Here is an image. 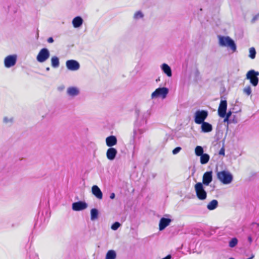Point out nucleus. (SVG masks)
I'll list each match as a JSON object with an SVG mask.
<instances>
[{
    "instance_id": "32",
    "label": "nucleus",
    "mask_w": 259,
    "mask_h": 259,
    "mask_svg": "<svg viewBox=\"0 0 259 259\" xmlns=\"http://www.w3.org/2000/svg\"><path fill=\"white\" fill-rule=\"evenodd\" d=\"M120 225H121L119 222H116L111 225V228L112 230L115 231L119 228Z\"/></svg>"
},
{
    "instance_id": "35",
    "label": "nucleus",
    "mask_w": 259,
    "mask_h": 259,
    "mask_svg": "<svg viewBox=\"0 0 259 259\" xmlns=\"http://www.w3.org/2000/svg\"><path fill=\"white\" fill-rule=\"evenodd\" d=\"M259 19V14L255 15L251 20V23H254L257 19Z\"/></svg>"
},
{
    "instance_id": "42",
    "label": "nucleus",
    "mask_w": 259,
    "mask_h": 259,
    "mask_svg": "<svg viewBox=\"0 0 259 259\" xmlns=\"http://www.w3.org/2000/svg\"><path fill=\"white\" fill-rule=\"evenodd\" d=\"M231 121L234 123H237L238 122L237 119L235 118V117L233 119H232Z\"/></svg>"
},
{
    "instance_id": "26",
    "label": "nucleus",
    "mask_w": 259,
    "mask_h": 259,
    "mask_svg": "<svg viewBox=\"0 0 259 259\" xmlns=\"http://www.w3.org/2000/svg\"><path fill=\"white\" fill-rule=\"evenodd\" d=\"M99 211L97 208H93L91 210V220L94 221L98 219Z\"/></svg>"
},
{
    "instance_id": "8",
    "label": "nucleus",
    "mask_w": 259,
    "mask_h": 259,
    "mask_svg": "<svg viewBox=\"0 0 259 259\" xmlns=\"http://www.w3.org/2000/svg\"><path fill=\"white\" fill-rule=\"evenodd\" d=\"M50 53L47 48L41 49L36 56V60L38 62L43 63L47 61L50 57Z\"/></svg>"
},
{
    "instance_id": "28",
    "label": "nucleus",
    "mask_w": 259,
    "mask_h": 259,
    "mask_svg": "<svg viewBox=\"0 0 259 259\" xmlns=\"http://www.w3.org/2000/svg\"><path fill=\"white\" fill-rule=\"evenodd\" d=\"M249 57L251 59H253L255 58L256 51L254 48L251 47L249 50Z\"/></svg>"
},
{
    "instance_id": "3",
    "label": "nucleus",
    "mask_w": 259,
    "mask_h": 259,
    "mask_svg": "<svg viewBox=\"0 0 259 259\" xmlns=\"http://www.w3.org/2000/svg\"><path fill=\"white\" fill-rule=\"evenodd\" d=\"M219 38L220 46L230 47L233 52L236 51V45L234 41L229 36H219Z\"/></svg>"
},
{
    "instance_id": "30",
    "label": "nucleus",
    "mask_w": 259,
    "mask_h": 259,
    "mask_svg": "<svg viewBox=\"0 0 259 259\" xmlns=\"http://www.w3.org/2000/svg\"><path fill=\"white\" fill-rule=\"evenodd\" d=\"M238 243V239L234 237L231 239V240L229 242V245L230 247H234Z\"/></svg>"
},
{
    "instance_id": "9",
    "label": "nucleus",
    "mask_w": 259,
    "mask_h": 259,
    "mask_svg": "<svg viewBox=\"0 0 259 259\" xmlns=\"http://www.w3.org/2000/svg\"><path fill=\"white\" fill-rule=\"evenodd\" d=\"M17 62V56L16 55L7 56L4 60L5 66L6 68H10L14 66Z\"/></svg>"
},
{
    "instance_id": "14",
    "label": "nucleus",
    "mask_w": 259,
    "mask_h": 259,
    "mask_svg": "<svg viewBox=\"0 0 259 259\" xmlns=\"http://www.w3.org/2000/svg\"><path fill=\"white\" fill-rule=\"evenodd\" d=\"M171 222V220L168 218H162L160 219L159 223V230L160 231L163 230L167 227Z\"/></svg>"
},
{
    "instance_id": "22",
    "label": "nucleus",
    "mask_w": 259,
    "mask_h": 259,
    "mask_svg": "<svg viewBox=\"0 0 259 259\" xmlns=\"http://www.w3.org/2000/svg\"><path fill=\"white\" fill-rule=\"evenodd\" d=\"M218 206V201L213 199L209 202L207 205V208L209 210H212Z\"/></svg>"
},
{
    "instance_id": "20",
    "label": "nucleus",
    "mask_w": 259,
    "mask_h": 259,
    "mask_svg": "<svg viewBox=\"0 0 259 259\" xmlns=\"http://www.w3.org/2000/svg\"><path fill=\"white\" fill-rule=\"evenodd\" d=\"M200 124H201V131L203 133H208L210 132L212 130V126L211 124L209 123L208 122L204 121L203 122L201 123Z\"/></svg>"
},
{
    "instance_id": "41",
    "label": "nucleus",
    "mask_w": 259,
    "mask_h": 259,
    "mask_svg": "<svg viewBox=\"0 0 259 259\" xmlns=\"http://www.w3.org/2000/svg\"><path fill=\"white\" fill-rule=\"evenodd\" d=\"M115 197V195L114 193H112L110 194V198L111 199H113Z\"/></svg>"
},
{
    "instance_id": "11",
    "label": "nucleus",
    "mask_w": 259,
    "mask_h": 259,
    "mask_svg": "<svg viewBox=\"0 0 259 259\" xmlns=\"http://www.w3.org/2000/svg\"><path fill=\"white\" fill-rule=\"evenodd\" d=\"M227 108V101L222 100L218 108V114L221 117H225Z\"/></svg>"
},
{
    "instance_id": "40",
    "label": "nucleus",
    "mask_w": 259,
    "mask_h": 259,
    "mask_svg": "<svg viewBox=\"0 0 259 259\" xmlns=\"http://www.w3.org/2000/svg\"><path fill=\"white\" fill-rule=\"evenodd\" d=\"M54 39L52 37H50L48 38V39H47V41L49 43H53L54 42Z\"/></svg>"
},
{
    "instance_id": "37",
    "label": "nucleus",
    "mask_w": 259,
    "mask_h": 259,
    "mask_svg": "<svg viewBox=\"0 0 259 259\" xmlns=\"http://www.w3.org/2000/svg\"><path fill=\"white\" fill-rule=\"evenodd\" d=\"M194 74L196 78H198L200 75V72L198 69H196L194 72Z\"/></svg>"
},
{
    "instance_id": "33",
    "label": "nucleus",
    "mask_w": 259,
    "mask_h": 259,
    "mask_svg": "<svg viewBox=\"0 0 259 259\" xmlns=\"http://www.w3.org/2000/svg\"><path fill=\"white\" fill-rule=\"evenodd\" d=\"M13 118H9L7 117H5L3 119V121L5 123L7 124L8 123H12L13 122Z\"/></svg>"
},
{
    "instance_id": "46",
    "label": "nucleus",
    "mask_w": 259,
    "mask_h": 259,
    "mask_svg": "<svg viewBox=\"0 0 259 259\" xmlns=\"http://www.w3.org/2000/svg\"><path fill=\"white\" fill-rule=\"evenodd\" d=\"M229 259H235V258H230Z\"/></svg>"
},
{
    "instance_id": "7",
    "label": "nucleus",
    "mask_w": 259,
    "mask_h": 259,
    "mask_svg": "<svg viewBox=\"0 0 259 259\" xmlns=\"http://www.w3.org/2000/svg\"><path fill=\"white\" fill-rule=\"evenodd\" d=\"M169 90L167 88L162 87L156 89L151 94V98L154 99L161 97L165 99L168 93Z\"/></svg>"
},
{
    "instance_id": "16",
    "label": "nucleus",
    "mask_w": 259,
    "mask_h": 259,
    "mask_svg": "<svg viewBox=\"0 0 259 259\" xmlns=\"http://www.w3.org/2000/svg\"><path fill=\"white\" fill-rule=\"evenodd\" d=\"M67 94L71 97H75L79 94V90L75 87H70L67 89Z\"/></svg>"
},
{
    "instance_id": "1",
    "label": "nucleus",
    "mask_w": 259,
    "mask_h": 259,
    "mask_svg": "<svg viewBox=\"0 0 259 259\" xmlns=\"http://www.w3.org/2000/svg\"><path fill=\"white\" fill-rule=\"evenodd\" d=\"M136 113L138 114V118L134 129L133 139L131 141V143L133 144L135 143L136 140H139L141 138V135L145 132L146 128L144 125L147 123V118L151 114V111L150 110H148L143 113L142 115H140L139 110H137Z\"/></svg>"
},
{
    "instance_id": "36",
    "label": "nucleus",
    "mask_w": 259,
    "mask_h": 259,
    "mask_svg": "<svg viewBox=\"0 0 259 259\" xmlns=\"http://www.w3.org/2000/svg\"><path fill=\"white\" fill-rule=\"evenodd\" d=\"M224 118V122H227L228 124H230V123H232L231 119H230L228 117H225Z\"/></svg>"
},
{
    "instance_id": "13",
    "label": "nucleus",
    "mask_w": 259,
    "mask_h": 259,
    "mask_svg": "<svg viewBox=\"0 0 259 259\" xmlns=\"http://www.w3.org/2000/svg\"><path fill=\"white\" fill-rule=\"evenodd\" d=\"M212 181V172L209 171L205 172L202 178V184L208 186Z\"/></svg>"
},
{
    "instance_id": "45",
    "label": "nucleus",
    "mask_w": 259,
    "mask_h": 259,
    "mask_svg": "<svg viewBox=\"0 0 259 259\" xmlns=\"http://www.w3.org/2000/svg\"><path fill=\"white\" fill-rule=\"evenodd\" d=\"M50 67H47V68H46V70H47V71H49V70H50Z\"/></svg>"
},
{
    "instance_id": "5",
    "label": "nucleus",
    "mask_w": 259,
    "mask_h": 259,
    "mask_svg": "<svg viewBox=\"0 0 259 259\" xmlns=\"http://www.w3.org/2000/svg\"><path fill=\"white\" fill-rule=\"evenodd\" d=\"M259 72L254 70L248 71L246 75V79L249 80L250 83L254 87H256L258 83L259 78L257 77Z\"/></svg>"
},
{
    "instance_id": "15",
    "label": "nucleus",
    "mask_w": 259,
    "mask_h": 259,
    "mask_svg": "<svg viewBox=\"0 0 259 259\" xmlns=\"http://www.w3.org/2000/svg\"><path fill=\"white\" fill-rule=\"evenodd\" d=\"M117 154V150L113 147H110L107 149L106 152V156L108 160H113Z\"/></svg>"
},
{
    "instance_id": "10",
    "label": "nucleus",
    "mask_w": 259,
    "mask_h": 259,
    "mask_svg": "<svg viewBox=\"0 0 259 259\" xmlns=\"http://www.w3.org/2000/svg\"><path fill=\"white\" fill-rule=\"evenodd\" d=\"M67 68L71 71H76L80 68L79 63L74 60H69L66 62Z\"/></svg>"
},
{
    "instance_id": "31",
    "label": "nucleus",
    "mask_w": 259,
    "mask_h": 259,
    "mask_svg": "<svg viewBox=\"0 0 259 259\" xmlns=\"http://www.w3.org/2000/svg\"><path fill=\"white\" fill-rule=\"evenodd\" d=\"M243 93L249 96L251 94V88L249 85L245 87L243 90Z\"/></svg>"
},
{
    "instance_id": "12",
    "label": "nucleus",
    "mask_w": 259,
    "mask_h": 259,
    "mask_svg": "<svg viewBox=\"0 0 259 259\" xmlns=\"http://www.w3.org/2000/svg\"><path fill=\"white\" fill-rule=\"evenodd\" d=\"M88 207V204L82 201L74 202L72 204V208L74 211H80L86 209Z\"/></svg>"
},
{
    "instance_id": "21",
    "label": "nucleus",
    "mask_w": 259,
    "mask_h": 259,
    "mask_svg": "<svg viewBox=\"0 0 259 259\" xmlns=\"http://www.w3.org/2000/svg\"><path fill=\"white\" fill-rule=\"evenodd\" d=\"M72 23L74 28H78L82 25L83 19L80 16L75 17L73 19Z\"/></svg>"
},
{
    "instance_id": "24",
    "label": "nucleus",
    "mask_w": 259,
    "mask_h": 259,
    "mask_svg": "<svg viewBox=\"0 0 259 259\" xmlns=\"http://www.w3.org/2000/svg\"><path fill=\"white\" fill-rule=\"evenodd\" d=\"M51 65L53 68H57L60 65V61L58 57L53 56L51 58Z\"/></svg>"
},
{
    "instance_id": "17",
    "label": "nucleus",
    "mask_w": 259,
    "mask_h": 259,
    "mask_svg": "<svg viewBox=\"0 0 259 259\" xmlns=\"http://www.w3.org/2000/svg\"><path fill=\"white\" fill-rule=\"evenodd\" d=\"M92 192L93 194L99 199H102L103 198V193L97 185H94L92 188Z\"/></svg>"
},
{
    "instance_id": "19",
    "label": "nucleus",
    "mask_w": 259,
    "mask_h": 259,
    "mask_svg": "<svg viewBox=\"0 0 259 259\" xmlns=\"http://www.w3.org/2000/svg\"><path fill=\"white\" fill-rule=\"evenodd\" d=\"M160 67L163 72L165 73L168 77H171L172 76L171 68L167 64L163 63L161 65Z\"/></svg>"
},
{
    "instance_id": "4",
    "label": "nucleus",
    "mask_w": 259,
    "mask_h": 259,
    "mask_svg": "<svg viewBox=\"0 0 259 259\" xmlns=\"http://www.w3.org/2000/svg\"><path fill=\"white\" fill-rule=\"evenodd\" d=\"M197 197L199 200H205L207 197V193L204 190L202 183H197L194 186Z\"/></svg>"
},
{
    "instance_id": "2",
    "label": "nucleus",
    "mask_w": 259,
    "mask_h": 259,
    "mask_svg": "<svg viewBox=\"0 0 259 259\" xmlns=\"http://www.w3.org/2000/svg\"><path fill=\"white\" fill-rule=\"evenodd\" d=\"M217 176L218 179L224 185L230 184L233 180V175L228 170L218 171Z\"/></svg>"
},
{
    "instance_id": "27",
    "label": "nucleus",
    "mask_w": 259,
    "mask_h": 259,
    "mask_svg": "<svg viewBox=\"0 0 259 259\" xmlns=\"http://www.w3.org/2000/svg\"><path fill=\"white\" fill-rule=\"evenodd\" d=\"M203 148L200 146H197L195 149V153L197 156H200L203 153Z\"/></svg>"
},
{
    "instance_id": "18",
    "label": "nucleus",
    "mask_w": 259,
    "mask_h": 259,
    "mask_svg": "<svg viewBox=\"0 0 259 259\" xmlns=\"http://www.w3.org/2000/svg\"><path fill=\"white\" fill-rule=\"evenodd\" d=\"M117 143V138L114 136H110L106 138V144L109 147H112L116 145Z\"/></svg>"
},
{
    "instance_id": "6",
    "label": "nucleus",
    "mask_w": 259,
    "mask_h": 259,
    "mask_svg": "<svg viewBox=\"0 0 259 259\" xmlns=\"http://www.w3.org/2000/svg\"><path fill=\"white\" fill-rule=\"evenodd\" d=\"M208 112L206 110H198L195 113L194 121L197 124H200L203 122L208 116Z\"/></svg>"
},
{
    "instance_id": "38",
    "label": "nucleus",
    "mask_w": 259,
    "mask_h": 259,
    "mask_svg": "<svg viewBox=\"0 0 259 259\" xmlns=\"http://www.w3.org/2000/svg\"><path fill=\"white\" fill-rule=\"evenodd\" d=\"M232 115V112L231 111H229L227 113L226 112V115L225 117H228L230 118Z\"/></svg>"
},
{
    "instance_id": "23",
    "label": "nucleus",
    "mask_w": 259,
    "mask_h": 259,
    "mask_svg": "<svg viewBox=\"0 0 259 259\" xmlns=\"http://www.w3.org/2000/svg\"><path fill=\"white\" fill-rule=\"evenodd\" d=\"M116 252L115 250H109L106 253L105 259H116Z\"/></svg>"
},
{
    "instance_id": "39",
    "label": "nucleus",
    "mask_w": 259,
    "mask_h": 259,
    "mask_svg": "<svg viewBox=\"0 0 259 259\" xmlns=\"http://www.w3.org/2000/svg\"><path fill=\"white\" fill-rule=\"evenodd\" d=\"M219 154L224 155H225V149L224 147H222L219 151Z\"/></svg>"
},
{
    "instance_id": "43",
    "label": "nucleus",
    "mask_w": 259,
    "mask_h": 259,
    "mask_svg": "<svg viewBox=\"0 0 259 259\" xmlns=\"http://www.w3.org/2000/svg\"><path fill=\"white\" fill-rule=\"evenodd\" d=\"M248 241L250 243H251L252 242V239L251 236L248 237Z\"/></svg>"
},
{
    "instance_id": "34",
    "label": "nucleus",
    "mask_w": 259,
    "mask_h": 259,
    "mask_svg": "<svg viewBox=\"0 0 259 259\" xmlns=\"http://www.w3.org/2000/svg\"><path fill=\"white\" fill-rule=\"evenodd\" d=\"M182 149L181 147H177L172 150V154L176 155L178 154Z\"/></svg>"
},
{
    "instance_id": "29",
    "label": "nucleus",
    "mask_w": 259,
    "mask_h": 259,
    "mask_svg": "<svg viewBox=\"0 0 259 259\" xmlns=\"http://www.w3.org/2000/svg\"><path fill=\"white\" fill-rule=\"evenodd\" d=\"M144 17V14L141 11L136 12L134 15V19L135 20H139Z\"/></svg>"
},
{
    "instance_id": "25",
    "label": "nucleus",
    "mask_w": 259,
    "mask_h": 259,
    "mask_svg": "<svg viewBox=\"0 0 259 259\" xmlns=\"http://www.w3.org/2000/svg\"><path fill=\"white\" fill-rule=\"evenodd\" d=\"M200 156V163L202 164H205L207 163L210 158L209 155L208 154L204 153Z\"/></svg>"
},
{
    "instance_id": "44",
    "label": "nucleus",
    "mask_w": 259,
    "mask_h": 259,
    "mask_svg": "<svg viewBox=\"0 0 259 259\" xmlns=\"http://www.w3.org/2000/svg\"><path fill=\"white\" fill-rule=\"evenodd\" d=\"M254 254L252 253V254H251V256H250V257H249L248 258H249V259H252V258H254Z\"/></svg>"
}]
</instances>
